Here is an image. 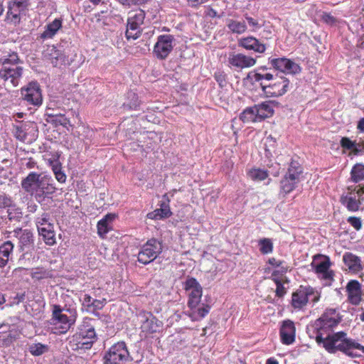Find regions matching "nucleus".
Here are the masks:
<instances>
[{"mask_svg":"<svg viewBox=\"0 0 364 364\" xmlns=\"http://www.w3.org/2000/svg\"><path fill=\"white\" fill-rule=\"evenodd\" d=\"M340 145L343 149L351 151L352 154H353L355 141H352L350 138L343 136L340 140Z\"/></svg>","mask_w":364,"mask_h":364,"instance_id":"49","label":"nucleus"},{"mask_svg":"<svg viewBox=\"0 0 364 364\" xmlns=\"http://www.w3.org/2000/svg\"><path fill=\"white\" fill-rule=\"evenodd\" d=\"M226 26L232 33L239 35L244 33L247 29L245 21H239L234 19H228Z\"/></svg>","mask_w":364,"mask_h":364,"instance_id":"37","label":"nucleus"},{"mask_svg":"<svg viewBox=\"0 0 364 364\" xmlns=\"http://www.w3.org/2000/svg\"><path fill=\"white\" fill-rule=\"evenodd\" d=\"M16 340V335L11 331L3 333L0 335V346L2 347L10 346Z\"/></svg>","mask_w":364,"mask_h":364,"instance_id":"46","label":"nucleus"},{"mask_svg":"<svg viewBox=\"0 0 364 364\" xmlns=\"http://www.w3.org/2000/svg\"><path fill=\"white\" fill-rule=\"evenodd\" d=\"M237 44L239 47L247 50H253L258 53H264L267 49L264 43L252 36L240 38Z\"/></svg>","mask_w":364,"mask_h":364,"instance_id":"22","label":"nucleus"},{"mask_svg":"<svg viewBox=\"0 0 364 364\" xmlns=\"http://www.w3.org/2000/svg\"><path fill=\"white\" fill-rule=\"evenodd\" d=\"M25 192L33 196L38 203H42L56 191L50 176L31 171L21 182Z\"/></svg>","mask_w":364,"mask_h":364,"instance_id":"2","label":"nucleus"},{"mask_svg":"<svg viewBox=\"0 0 364 364\" xmlns=\"http://www.w3.org/2000/svg\"><path fill=\"white\" fill-rule=\"evenodd\" d=\"M105 302V299L99 300L94 299L92 304V308H90L89 312L95 314L96 311L102 309L104 307Z\"/></svg>","mask_w":364,"mask_h":364,"instance_id":"55","label":"nucleus"},{"mask_svg":"<svg viewBox=\"0 0 364 364\" xmlns=\"http://www.w3.org/2000/svg\"><path fill=\"white\" fill-rule=\"evenodd\" d=\"M303 168L301 164L292 160L287 168V171L280 181V194L284 197L293 191L301 181Z\"/></svg>","mask_w":364,"mask_h":364,"instance_id":"6","label":"nucleus"},{"mask_svg":"<svg viewBox=\"0 0 364 364\" xmlns=\"http://www.w3.org/2000/svg\"><path fill=\"white\" fill-rule=\"evenodd\" d=\"M228 66L235 70H242L254 66L257 59L241 53L231 52L228 58Z\"/></svg>","mask_w":364,"mask_h":364,"instance_id":"15","label":"nucleus"},{"mask_svg":"<svg viewBox=\"0 0 364 364\" xmlns=\"http://www.w3.org/2000/svg\"><path fill=\"white\" fill-rule=\"evenodd\" d=\"M247 175L253 181H261L267 178L268 172L261 168H252L248 171Z\"/></svg>","mask_w":364,"mask_h":364,"instance_id":"44","label":"nucleus"},{"mask_svg":"<svg viewBox=\"0 0 364 364\" xmlns=\"http://www.w3.org/2000/svg\"><path fill=\"white\" fill-rule=\"evenodd\" d=\"M240 119L245 123L259 122L255 106L245 109L240 114Z\"/></svg>","mask_w":364,"mask_h":364,"instance_id":"38","label":"nucleus"},{"mask_svg":"<svg viewBox=\"0 0 364 364\" xmlns=\"http://www.w3.org/2000/svg\"><path fill=\"white\" fill-rule=\"evenodd\" d=\"M149 0H118V2L124 6L130 7L135 5H141L146 3Z\"/></svg>","mask_w":364,"mask_h":364,"instance_id":"56","label":"nucleus"},{"mask_svg":"<svg viewBox=\"0 0 364 364\" xmlns=\"http://www.w3.org/2000/svg\"><path fill=\"white\" fill-rule=\"evenodd\" d=\"M174 37L172 35L164 34L157 38L154 47V54L159 60H165L173 49Z\"/></svg>","mask_w":364,"mask_h":364,"instance_id":"14","label":"nucleus"},{"mask_svg":"<svg viewBox=\"0 0 364 364\" xmlns=\"http://www.w3.org/2000/svg\"><path fill=\"white\" fill-rule=\"evenodd\" d=\"M50 164L54 175L56 174L57 172L62 171V166L58 160L50 161Z\"/></svg>","mask_w":364,"mask_h":364,"instance_id":"62","label":"nucleus"},{"mask_svg":"<svg viewBox=\"0 0 364 364\" xmlns=\"http://www.w3.org/2000/svg\"><path fill=\"white\" fill-rule=\"evenodd\" d=\"M140 101L137 95L132 91L127 92V102L123 104L124 109H139Z\"/></svg>","mask_w":364,"mask_h":364,"instance_id":"42","label":"nucleus"},{"mask_svg":"<svg viewBox=\"0 0 364 364\" xmlns=\"http://www.w3.org/2000/svg\"><path fill=\"white\" fill-rule=\"evenodd\" d=\"M114 213H108L97 223V233L104 238L107 233L112 230V223L115 219Z\"/></svg>","mask_w":364,"mask_h":364,"instance_id":"29","label":"nucleus"},{"mask_svg":"<svg viewBox=\"0 0 364 364\" xmlns=\"http://www.w3.org/2000/svg\"><path fill=\"white\" fill-rule=\"evenodd\" d=\"M50 347L48 345L43 344L41 343H34L28 346V352L33 356H40L49 351Z\"/></svg>","mask_w":364,"mask_h":364,"instance_id":"39","label":"nucleus"},{"mask_svg":"<svg viewBox=\"0 0 364 364\" xmlns=\"http://www.w3.org/2000/svg\"><path fill=\"white\" fill-rule=\"evenodd\" d=\"M214 78L220 87H224L226 85V74L223 71H216L214 74Z\"/></svg>","mask_w":364,"mask_h":364,"instance_id":"53","label":"nucleus"},{"mask_svg":"<svg viewBox=\"0 0 364 364\" xmlns=\"http://www.w3.org/2000/svg\"><path fill=\"white\" fill-rule=\"evenodd\" d=\"M348 300L353 305H358L362 300L361 284L357 280H350L346 285Z\"/></svg>","mask_w":364,"mask_h":364,"instance_id":"24","label":"nucleus"},{"mask_svg":"<svg viewBox=\"0 0 364 364\" xmlns=\"http://www.w3.org/2000/svg\"><path fill=\"white\" fill-rule=\"evenodd\" d=\"M274 75L270 73H262V72H250L249 73L247 77L254 82H258L262 88V92L264 91V87L267 86V82L274 80Z\"/></svg>","mask_w":364,"mask_h":364,"instance_id":"34","label":"nucleus"},{"mask_svg":"<svg viewBox=\"0 0 364 364\" xmlns=\"http://www.w3.org/2000/svg\"><path fill=\"white\" fill-rule=\"evenodd\" d=\"M245 18L249 26L251 28V31L256 32L258 29H259L262 27V25L259 23L257 19L248 16L247 14L245 15Z\"/></svg>","mask_w":364,"mask_h":364,"instance_id":"50","label":"nucleus"},{"mask_svg":"<svg viewBox=\"0 0 364 364\" xmlns=\"http://www.w3.org/2000/svg\"><path fill=\"white\" fill-rule=\"evenodd\" d=\"M316 274L327 272L331 266L330 259L326 256L316 255L314 257V260L311 264Z\"/></svg>","mask_w":364,"mask_h":364,"instance_id":"32","label":"nucleus"},{"mask_svg":"<svg viewBox=\"0 0 364 364\" xmlns=\"http://www.w3.org/2000/svg\"><path fill=\"white\" fill-rule=\"evenodd\" d=\"M129 353L124 341L112 346L103 357L104 364H121L129 360Z\"/></svg>","mask_w":364,"mask_h":364,"instance_id":"10","label":"nucleus"},{"mask_svg":"<svg viewBox=\"0 0 364 364\" xmlns=\"http://www.w3.org/2000/svg\"><path fill=\"white\" fill-rule=\"evenodd\" d=\"M53 121L55 122L56 123L60 124V125H62L63 127H65L70 122L69 119L65 117V114L64 112L63 114H61L58 118L53 119Z\"/></svg>","mask_w":364,"mask_h":364,"instance_id":"61","label":"nucleus"},{"mask_svg":"<svg viewBox=\"0 0 364 364\" xmlns=\"http://www.w3.org/2000/svg\"><path fill=\"white\" fill-rule=\"evenodd\" d=\"M94 299L89 294H85L81 295L80 301L82 303V306L86 308L87 311L92 308V304Z\"/></svg>","mask_w":364,"mask_h":364,"instance_id":"52","label":"nucleus"},{"mask_svg":"<svg viewBox=\"0 0 364 364\" xmlns=\"http://www.w3.org/2000/svg\"><path fill=\"white\" fill-rule=\"evenodd\" d=\"M343 261L352 273L356 274L363 269L360 258L351 252H346L343 256Z\"/></svg>","mask_w":364,"mask_h":364,"instance_id":"27","label":"nucleus"},{"mask_svg":"<svg viewBox=\"0 0 364 364\" xmlns=\"http://www.w3.org/2000/svg\"><path fill=\"white\" fill-rule=\"evenodd\" d=\"M46 60L50 62L54 67L65 65L68 63V57L55 46H49L43 53Z\"/></svg>","mask_w":364,"mask_h":364,"instance_id":"20","label":"nucleus"},{"mask_svg":"<svg viewBox=\"0 0 364 364\" xmlns=\"http://www.w3.org/2000/svg\"><path fill=\"white\" fill-rule=\"evenodd\" d=\"M320 274L321 275V278L323 280L328 281L329 282H331V281L333 280L334 274H333V271H330L328 269V270H327V272H322Z\"/></svg>","mask_w":364,"mask_h":364,"instance_id":"63","label":"nucleus"},{"mask_svg":"<svg viewBox=\"0 0 364 364\" xmlns=\"http://www.w3.org/2000/svg\"><path fill=\"white\" fill-rule=\"evenodd\" d=\"M38 233L41 236L43 237V239L46 245H53L55 243V233L53 226H52V228L49 229L44 228H40Z\"/></svg>","mask_w":364,"mask_h":364,"instance_id":"40","label":"nucleus"},{"mask_svg":"<svg viewBox=\"0 0 364 364\" xmlns=\"http://www.w3.org/2000/svg\"><path fill=\"white\" fill-rule=\"evenodd\" d=\"M14 236L18 240L20 250L24 251L33 247L34 239L33 232L28 229L16 228L14 230Z\"/></svg>","mask_w":364,"mask_h":364,"instance_id":"21","label":"nucleus"},{"mask_svg":"<svg viewBox=\"0 0 364 364\" xmlns=\"http://www.w3.org/2000/svg\"><path fill=\"white\" fill-rule=\"evenodd\" d=\"M145 16V12L142 9H138L129 14L126 31V37L127 39L132 38L135 40L140 36Z\"/></svg>","mask_w":364,"mask_h":364,"instance_id":"8","label":"nucleus"},{"mask_svg":"<svg viewBox=\"0 0 364 364\" xmlns=\"http://www.w3.org/2000/svg\"><path fill=\"white\" fill-rule=\"evenodd\" d=\"M348 192L341 196L340 202L343 205L348 211L356 212L359 210L360 205L363 201V198H357L355 196V188L353 186L348 187Z\"/></svg>","mask_w":364,"mask_h":364,"instance_id":"19","label":"nucleus"},{"mask_svg":"<svg viewBox=\"0 0 364 364\" xmlns=\"http://www.w3.org/2000/svg\"><path fill=\"white\" fill-rule=\"evenodd\" d=\"M22 63L18 54L14 51L0 58V80L4 82V86H18L23 74Z\"/></svg>","mask_w":364,"mask_h":364,"instance_id":"3","label":"nucleus"},{"mask_svg":"<svg viewBox=\"0 0 364 364\" xmlns=\"http://www.w3.org/2000/svg\"><path fill=\"white\" fill-rule=\"evenodd\" d=\"M269 62L274 69L284 74L296 75L301 70V67L297 63L284 57L278 58H270Z\"/></svg>","mask_w":364,"mask_h":364,"instance_id":"16","label":"nucleus"},{"mask_svg":"<svg viewBox=\"0 0 364 364\" xmlns=\"http://www.w3.org/2000/svg\"><path fill=\"white\" fill-rule=\"evenodd\" d=\"M27 0H11L8 3V11L5 21L16 26L20 23L21 15L28 9Z\"/></svg>","mask_w":364,"mask_h":364,"instance_id":"12","label":"nucleus"},{"mask_svg":"<svg viewBox=\"0 0 364 364\" xmlns=\"http://www.w3.org/2000/svg\"><path fill=\"white\" fill-rule=\"evenodd\" d=\"M323 321L336 327L342 320L338 309L336 308H328L319 318Z\"/></svg>","mask_w":364,"mask_h":364,"instance_id":"30","label":"nucleus"},{"mask_svg":"<svg viewBox=\"0 0 364 364\" xmlns=\"http://www.w3.org/2000/svg\"><path fill=\"white\" fill-rule=\"evenodd\" d=\"M35 222L38 231L40 230V228H42L41 225H47L49 228H52V226H53V224L50 222V214L48 213H43L38 216L36 218Z\"/></svg>","mask_w":364,"mask_h":364,"instance_id":"45","label":"nucleus"},{"mask_svg":"<svg viewBox=\"0 0 364 364\" xmlns=\"http://www.w3.org/2000/svg\"><path fill=\"white\" fill-rule=\"evenodd\" d=\"M14 245L10 240L0 245V268H4L12 260Z\"/></svg>","mask_w":364,"mask_h":364,"instance_id":"26","label":"nucleus"},{"mask_svg":"<svg viewBox=\"0 0 364 364\" xmlns=\"http://www.w3.org/2000/svg\"><path fill=\"white\" fill-rule=\"evenodd\" d=\"M6 215L4 216L5 220H8L10 223L20 222L23 218L21 209L16 205L13 201L11 205L6 208Z\"/></svg>","mask_w":364,"mask_h":364,"instance_id":"36","label":"nucleus"},{"mask_svg":"<svg viewBox=\"0 0 364 364\" xmlns=\"http://www.w3.org/2000/svg\"><path fill=\"white\" fill-rule=\"evenodd\" d=\"M184 289L186 291H189L188 307H195L196 305H199L203 289L198 281L193 277L188 278L184 283Z\"/></svg>","mask_w":364,"mask_h":364,"instance_id":"17","label":"nucleus"},{"mask_svg":"<svg viewBox=\"0 0 364 364\" xmlns=\"http://www.w3.org/2000/svg\"><path fill=\"white\" fill-rule=\"evenodd\" d=\"M170 200L168 195L166 193L162 196V200L160 203V208L156 209L154 211L148 214L149 218L154 220H161L164 218H169L172 213L169 206Z\"/></svg>","mask_w":364,"mask_h":364,"instance_id":"25","label":"nucleus"},{"mask_svg":"<svg viewBox=\"0 0 364 364\" xmlns=\"http://www.w3.org/2000/svg\"><path fill=\"white\" fill-rule=\"evenodd\" d=\"M323 321L336 327L342 320L338 309L336 308H328L319 318Z\"/></svg>","mask_w":364,"mask_h":364,"instance_id":"31","label":"nucleus"},{"mask_svg":"<svg viewBox=\"0 0 364 364\" xmlns=\"http://www.w3.org/2000/svg\"><path fill=\"white\" fill-rule=\"evenodd\" d=\"M62 27L63 20L61 18H55L45 26L44 31L40 35V38L43 41L52 39Z\"/></svg>","mask_w":364,"mask_h":364,"instance_id":"28","label":"nucleus"},{"mask_svg":"<svg viewBox=\"0 0 364 364\" xmlns=\"http://www.w3.org/2000/svg\"><path fill=\"white\" fill-rule=\"evenodd\" d=\"M92 321V318H84L77 333L73 335L70 343L75 346V349H90L95 342L96 333L94 325L91 323Z\"/></svg>","mask_w":364,"mask_h":364,"instance_id":"5","label":"nucleus"},{"mask_svg":"<svg viewBox=\"0 0 364 364\" xmlns=\"http://www.w3.org/2000/svg\"><path fill=\"white\" fill-rule=\"evenodd\" d=\"M278 276L279 271L275 270L272 272L271 275V279L274 282V283L277 285V289L275 291L276 296L279 298H282L286 294L287 291Z\"/></svg>","mask_w":364,"mask_h":364,"instance_id":"43","label":"nucleus"},{"mask_svg":"<svg viewBox=\"0 0 364 364\" xmlns=\"http://www.w3.org/2000/svg\"><path fill=\"white\" fill-rule=\"evenodd\" d=\"M259 251L264 254L271 253L273 250V244L271 240L267 238L261 239L259 241Z\"/></svg>","mask_w":364,"mask_h":364,"instance_id":"48","label":"nucleus"},{"mask_svg":"<svg viewBox=\"0 0 364 364\" xmlns=\"http://www.w3.org/2000/svg\"><path fill=\"white\" fill-rule=\"evenodd\" d=\"M311 296H314V299H312L313 304L318 301L320 294L317 291L309 286H300V287L292 294L291 305L295 309H301L309 301Z\"/></svg>","mask_w":364,"mask_h":364,"instance_id":"9","label":"nucleus"},{"mask_svg":"<svg viewBox=\"0 0 364 364\" xmlns=\"http://www.w3.org/2000/svg\"><path fill=\"white\" fill-rule=\"evenodd\" d=\"M63 112H64V111L61 112L59 109H55L51 108L50 107H48L47 108V115L48 116V117L53 118V119L55 118H58Z\"/></svg>","mask_w":364,"mask_h":364,"instance_id":"60","label":"nucleus"},{"mask_svg":"<svg viewBox=\"0 0 364 364\" xmlns=\"http://www.w3.org/2000/svg\"><path fill=\"white\" fill-rule=\"evenodd\" d=\"M139 316L141 317V331L146 333L152 334L159 332L162 328L163 323L149 311H142Z\"/></svg>","mask_w":364,"mask_h":364,"instance_id":"18","label":"nucleus"},{"mask_svg":"<svg viewBox=\"0 0 364 364\" xmlns=\"http://www.w3.org/2000/svg\"><path fill=\"white\" fill-rule=\"evenodd\" d=\"M13 199L5 193H0V209L7 208L11 205Z\"/></svg>","mask_w":364,"mask_h":364,"instance_id":"51","label":"nucleus"},{"mask_svg":"<svg viewBox=\"0 0 364 364\" xmlns=\"http://www.w3.org/2000/svg\"><path fill=\"white\" fill-rule=\"evenodd\" d=\"M163 242L156 238H151L140 248L137 260L144 265L155 260L163 251Z\"/></svg>","mask_w":364,"mask_h":364,"instance_id":"7","label":"nucleus"},{"mask_svg":"<svg viewBox=\"0 0 364 364\" xmlns=\"http://www.w3.org/2000/svg\"><path fill=\"white\" fill-rule=\"evenodd\" d=\"M347 222L358 231L362 228V220L359 217L350 216L347 218Z\"/></svg>","mask_w":364,"mask_h":364,"instance_id":"54","label":"nucleus"},{"mask_svg":"<svg viewBox=\"0 0 364 364\" xmlns=\"http://www.w3.org/2000/svg\"><path fill=\"white\" fill-rule=\"evenodd\" d=\"M190 311L188 313V316L192 321H200L210 311V306L208 304L199 303L195 307H189Z\"/></svg>","mask_w":364,"mask_h":364,"instance_id":"33","label":"nucleus"},{"mask_svg":"<svg viewBox=\"0 0 364 364\" xmlns=\"http://www.w3.org/2000/svg\"><path fill=\"white\" fill-rule=\"evenodd\" d=\"M259 122L266 118L270 117L274 114V109L270 105V102H264L255 105Z\"/></svg>","mask_w":364,"mask_h":364,"instance_id":"35","label":"nucleus"},{"mask_svg":"<svg viewBox=\"0 0 364 364\" xmlns=\"http://www.w3.org/2000/svg\"><path fill=\"white\" fill-rule=\"evenodd\" d=\"M321 20L326 24L333 26L336 23L337 19L329 13L323 12L321 15Z\"/></svg>","mask_w":364,"mask_h":364,"instance_id":"57","label":"nucleus"},{"mask_svg":"<svg viewBox=\"0 0 364 364\" xmlns=\"http://www.w3.org/2000/svg\"><path fill=\"white\" fill-rule=\"evenodd\" d=\"M271 81L272 84H268L267 86L264 87L263 92L267 97L282 96L289 90L290 82L284 76L276 75L274 76V80Z\"/></svg>","mask_w":364,"mask_h":364,"instance_id":"13","label":"nucleus"},{"mask_svg":"<svg viewBox=\"0 0 364 364\" xmlns=\"http://www.w3.org/2000/svg\"><path fill=\"white\" fill-rule=\"evenodd\" d=\"M268 263L273 266V267H280L281 269H282V273H286L287 271V267H284L282 264L284 263V261H282V260H277L276 258L274 257H272V258H269V260H268Z\"/></svg>","mask_w":364,"mask_h":364,"instance_id":"58","label":"nucleus"},{"mask_svg":"<svg viewBox=\"0 0 364 364\" xmlns=\"http://www.w3.org/2000/svg\"><path fill=\"white\" fill-rule=\"evenodd\" d=\"M55 177L56 180L61 183H65L67 179V176L63 171L60 172H57L56 174H55Z\"/></svg>","mask_w":364,"mask_h":364,"instance_id":"64","label":"nucleus"},{"mask_svg":"<svg viewBox=\"0 0 364 364\" xmlns=\"http://www.w3.org/2000/svg\"><path fill=\"white\" fill-rule=\"evenodd\" d=\"M22 99L28 105L40 107L43 103L42 90L37 81H31L21 89Z\"/></svg>","mask_w":364,"mask_h":364,"instance_id":"11","label":"nucleus"},{"mask_svg":"<svg viewBox=\"0 0 364 364\" xmlns=\"http://www.w3.org/2000/svg\"><path fill=\"white\" fill-rule=\"evenodd\" d=\"M364 153V141L361 140L359 142L355 141V146L353 149V155L358 156Z\"/></svg>","mask_w":364,"mask_h":364,"instance_id":"59","label":"nucleus"},{"mask_svg":"<svg viewBox=\"0 0 364 364\" xmlns=\"http://www.w3.org/2000/svg\"><path fill=\"white\" fill-rule=\"evenodd\" d=\"M350 179L354 183H359L364 180V165L356 164L350 171Z\"/></svg>","mask_w":364,"mask_h":364,"instance_id":"41","label":"nucleus"},{"mask_svg":"<svg viewBox=\"0 0 364 364\" xmlns=\"http://www.w3.org/2000/svg\"><path fill=\"white\" fill-rule=\"evenodd\" d=\"M14 136L21 141H25L27 137L26 126L14 125L13 129Z\"/></svg>","mask_w":364,"mask_h":364,"instance_id":"47","label":"nucleus"},{"mask_svg":"<svg viewBox=\"0 0 364 364\" xmlns=\"http://www.w3.org/2000/svg\"><path fill=\"white\" fill-rule=\"evenodd\" d=\"M279 334L283 344H292L296 336V328L294 322L289 319L284 321L280 327Z\"/></svg>","mask_w":364,"mask_h":364,"instance_id":"23","label":"nucleus"},{"mask_svg":"<svg viewBox=\"0 0 364 364\" xmlns=\"http://www.w3.org/2000/svg\"><path fill=\"white\" fill-rule=\"evenodd\" d=\"M51 311V323L55 326L59 325L58 333L60 334L67 333L76 321V310L67 307L66 305L62 306L59 304H52Z\"/></svg>","mask_w":364,"mask_h":364,"instance_id":"4","label":"nucleus"},{"mask_svg":"<svg viewBox=\"0 0 364 364\" xmlns=\"http://www.w3.org/2000/svg\"><path fill=\"white\" fill-rule=\"evenodd\" d=\"M316 333V341L330 353L341 351L350 358H358L361 355L358 350L364 353V346L354 339L347 337L344 331L333 333L335 328L330 323L318 318L311 326Z\"/></svg>","mask_w":364,"mask_h":364,"instance_id":"1","label":"nucleus"}]
</instances>
